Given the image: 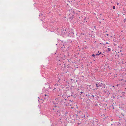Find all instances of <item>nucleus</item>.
<instances>
[{"label": "nucleus", "instance_id": "1", "mask_svg": "<svg viewBox=\"0 0 126 126\" xmlns=\"http://www.w3.org/2000/svg\"><path fill=\"white\" fill-rule=\"evenodd\" d=\"M72 16H71L70 15H69V18L71 19H72L73 18V16L74 15V12H72Z\"/></svg>", "mask_w": 126, "mask_h": 126}, {"label": "nucleus", "instance_id": "2", "mask_svg": "<svg viewBox=\"0 0 126 126\" xmlns=\"http://www.w3.org/2000/svg\"><path fill=\"white\" fill-rule=\"evenodd\" d=\"M98 54H96V55H99L101 53V52H99V51H98Z\"/></svg>", "mask_w": 126, "mask_h": 126}, {"label": "nucleus", "instance_id": "3", "mask_svg": "<svg viewBox=\"0 0 126 126\" xmlns=\"http://www.w3.org/2000/svg\"><path fill=\"white\" fill-rule=\"evenodd\" d=\"M108 50L109 51H110L111 50V49L110 48H108Z\"/></svg>", "mask_w": 126, "mask_h": 126}, {"label": "nucleus", "instance_id": "4", "mask_svg": "<svg viewBox=\"0 0 126 126\" xmlns=\"http://www.w3.org/2000/svg\"><path fill=\"white\" fill-rule=\"evenodd\" d=\"M115 6H113V9H115Z\"/></svg>", "mask_w": 126, "mask_h": 126}, {"label": "nucleus", "instance_id": "5", "mask_svg": "<svg viewBox=\"0 0 126 126\" xmlns=\"http://www.w3.org/2000/svg\"><path fill=\"white\" fill-rule=\"evenodd\" d=\"M96 87H98V84L97 83H96Z\"/></svg>", "mask_w": 126, "mask_h": 126}, {"label": "nucleus", "instance_id": "6", "mask_svg": "<svg viewBox=\"0 0 126 126\" xmlns=\"http://www.w3.org/2000/svg\"><path fill=\"white\" fill-rule=\"evenodd\" d=\"M95 55H94V54H93L92 55V56H93V57H94V56H95Z\"/></svg>", "mask_w": 126, "mask_h": 126}, {"label": "nucleus", "instance_id": "7", "mask_svg": "<svg viewBox=\"0 0 126 126\" xmlns=\"http://www.w3.org/2000/svg\"><path fill=\"white\" fill-rule=\"evenodd\" d=\"M80 93H81V94H82V93H83V92H80Z\"/></svg>", "mask_w": 126, "mask_h": 126}, {"label": "nucleus", "instance_id": "8", "mask_svg": "<svg viewBox=\"0 0 126 126\" xmlns=\"http://www.w3.org/2000/svg\"><path fill=\"white\" fill-rule=\"evenodd\" d=\"M106 35L107 36L109 35V34H107Z\"/></svg>", "mask_w": 126, "mask_h": 126}, {"label": "nucleus", "instance_id": "9", "mask_svg": "<svg viewBox=\"0 0 126 126\" xmlns=\"http://www.w3.org/2000/svg\"><path fill=\"white\" fill-rule=\"evenodd\" d=\"M121 55H123L122 54V53H121Z\"/></svg>", "mask_w": 126, "mask_h": 126}, {"label": "nucleus", "instance_id": "10", "mask_svg": "<svg viewBox=\"0 0 126 126\" xmlns=\"http://www.w3.org/2000/svg\"><path fill=\"white\" fill-rule=\"evenodd\" d=\"M126 21V19H124V22H125Z\"/></svg>", "mask_w": 126, "mask_h": 126}, {"label": "nucleus", "instance_id": "11", "mask_svg": "<svg viewBox=\"0 0 126 126\" xmlns=\"http://www.w3.org/2000/svg\"><path fill=\"white\" fill-rule=\"evenodd\" d=\"M92 96L93 97H94V95H92Z\"/></svg>", "mask_w": 126, "mask_h": 126}, {"label": "nucleus", "instance_id": "12", "mask_svg": "<svg viewBox=\"0 0 126 126\" xmlns=\"http://www.w3.org/2000/svg\"><path fill=\"white\" fill-rule=\"evenodd\" d=\"M45 96H47V95H46V94H45Z\"/></svg>", "mask_w": 126, "mask_h": 126}, {"label": "nucleus", "instance_id": "13", "mask_svg": "<svg viewBox=\"0 0 126 126\" xmlns=\"http://www.w3.org/2000/svg\"><path fill=\"white\" fill-rule=\"evenodd\" d=\"M106 44H108V43L107 42H106Z\"/></svg>", "mask_w": 126, "mask_h": 126}, {"label": "nucleus", "instance_id": "14", "mask_svg": "<svg viewBox=\"0 0 126 126\" xmlns=\"http://www.w3.org/2000/svg\"><path fill=\"white\" fill-rule=\"evenodd\" d=\"M104 91V92H106V91Z\"/></svg>", "mask_w": 126, "mask_h": 126}, {"label": "nucleus", "instance_id": "15", "mask_svg": "<svg viewBox=\"0 0 126 126\" xmlns=\"http://www.w3.org/2000/svg\"><path fill=\"white\" fill-rule=\"evenodd\" d=\"M117 5H118L119 4V3H117Z\"/></svg>", "mask_w": 126, "mask_h": 126}, {"label": "nucleus", "instance_id": "16", "mask_svg": "<svg viewBox=\"0 0 126 126\" xmlns=\"http://www.w3.org/2000/svg\"><path fill=\"white\" fill-rule=\"evenodd\" d=\"M71 108H72V109H73V108L72 107H71Z\"/></svg>", "mask_w": 126, "mask_h": 126}, {"label": "nucleus", "instance_id": "17", "mask_svg": "<svg viewBox=\"0 0 126 126\" xmlns=\"http://www.w3.org/2000/svg\"><path fill=\"white\" fill-rule=\"evenodd\" d=\"M101 21H100V23H101Z\"/></svg>", "mask_w": 126, "mask_h": 126}, {"label": "nucleus", "instance_id": "18", "mask_svg": "<svg viewBox=\"0 0 126 126\" xmlns=\"http://www.w3.org/2000/svg\"><path fill=\"white\" fill-rule=\"evenodd\" d=\"M121 50L120 51V52H121Z\"/></svg>", "mask_w": 126, "mask_h": 126}, {"label": "nucleus", "instance_id": "19", "mask_svg": "<svg viewBox=\"0 0 126 126\" xmlns=\"http://www.w3.org/2000/svg\"><path fill=\"white\" fill-rule=\"evenodd\" d=\"M65 31H66V30H65Z\"/></svg>", "mask_w": 126, "mask_h": 126}, {"label": "nucleus", "instance_id": "20", "mask_svg": "<svg viewBox=\"0 0 126 126\" xmlns=\"http://www.w3.org/2000/svg\"><path fill=\"white\" fill-rule=\"evenodd\" d=\"M53 110H54V109H53Z\"/></svg>", "mask_w": 126, "mask_h": 126}]
</instances>
